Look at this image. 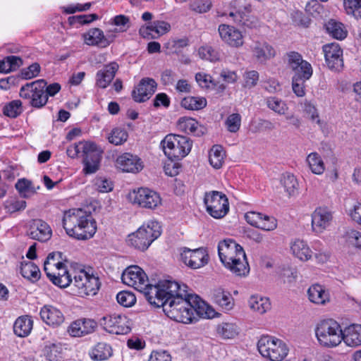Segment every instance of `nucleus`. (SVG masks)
I'll return each mask as SVG.
<instances>
[{"label":"nucleus","mask_w":361,"mask_h":361,"mask_svg":"<svg viewBox=\"0 0 361 361\" xmlns=\"http://www.w3.org/2000/svg\"><path fill=\"white\" fill-rule=\"evenodd\" d=\"M109 23L116 26L119 32H126L130 27V18L125 15H118L111 18Z\"/></svg>","instance_id":"53"},{"label":"nucleus","mask_w":361,"mask_h":361,"mask_svg":"<svg viewBox=\"0 0 361 361\" xmlns=\"http://www.w3.org/2000/svg\"><path fill=\"white\" fill-rule=\"evenodd\" d=\"M326 32L333 38L343 40L348 35V30L341 22L330 19L324 25Z\"/></svg>","instance_id":"35"},{"label":"nucleus","mask_w":361,"mask_h":361,"mask_svg":"<svg viewBox=\"0 0 361 361\" xmlns=\"http://www.w3.org/2000/svg\"><path fill=\"white\" fill-rule=\"evenodd\" d=\"M342 341L349 347L361 345V324H350L342 329Z\"/></svg>","instance_id":"30"},{"label":"nucleus","mask_w":361,"mask_h":361,"mask_svg":"<svg viewBox=\"0 0 361 361\" xmlns=\"http://www.w3.org/2000/svg\"><path fill=\"white\" fill-rule=\"evenodd\" d=\"M309 78H303L302 75H294L292 81V88L298 97H303L305 94V82Z\"/></svg>","instance_id":"57"},{"label":"nucleus","mask_w":361,"mask_h":361,"mask_svg":"<svg viewBox=\"0 0 361 361\" xmlns=\"http://www.w3.org/2000/svg\"><path fill=\"white\" fill-rule=\"evenodd\" d=\"M281 183L288 197L298 194L299 183L296 177L290 173H286L281 178Z\"/></svg>","instance_id":"41"},{"label":"nucleus","mask_w":361,"mask_h":361,"mask_svg":"<svg viewBox=\"0 0 361 361\" xmlns=\"http://www.w3.org/2000/svg\"><path fill=\"white\" fill-rule=\"evenodd\" d=\"M83 39L86 44L97 46L102 48L108 47V41L104 39V32L99 28H92L86 33H84Z\"/></svg>","instance_id":"32"},{"label":"nucleus","mask_w":361,"mask_h":361,"mask_svg":"<svg viewBox=\"0 0 361 361\" xmlns=\"http://www.w3.org/2000/svg\"><path fill=\"white\" fill-rule=\"evenodd\" d=\"M102 159V151L97 146L83 157V171L85 174H92L97 172L99 168Z\"/></svg>","instance_id":"31"},{"label":"nucleus","mask_w":361,"mask_h":361,"mask_svg":"<svg viewBox=\"0 0 361 361\" xmlns=\"http://www.w3.org/2000/svg\"><path fill=\"white\" fill-rule=\"evenodd\" d=\"M161 233V226L159 222L150 220L135 233L128 235L127 243L135 249L145 251L160 236Z\"/></svg>","instance_id":"4"},{"label":"nucleus","mask_w":361,"mask_h":361,"mask_svg":"<svg viewBox=\"0 0 361 361\" xmlns=\"http://www.w3.org/2000/svg\"><path fill=\"white\" fill-rule=\"evenodd\" d=\"M63 350L61 343H49L43 349V355L48 361H60L63 357Z\"/></svg>","instance_id":"40"},{"label":"nucleus","mask_w":361,"mask_h":361,"mask_svg":"<svg viewBox=\"0 0 361 361\" xmlns=\"http://www.w3.org/2000/svg\"><path fill=\"white\" fill-rule=\"evenodd\" d=\"M188 45V39L186 38L174 39L169 41L166 44V48L169 49L173 53L179 52L181 49Z\"/></svg>","instance_id":"63"},{"label":"nucleus","mask_w":361,"mask_h":361,"mask_svg":"<svg viewBox=\"0 0 361 361\" xmlns=\"http://www.w3.org/2000/svg\"><path fill=\"white\" fill-rule=\"evenodd\" d=\"M47 276L54 285L60 288H66L73 282L66 268H62L58 271L47 272Z\"/></svg>","instance_id":"38"},{"label":"nucleus","mask_w":361,"mask_h":361,"mask_svg":"<svg viewBox=\"0 0 361 361\" xmlns=\"http://www.w3.org/2000/svg\"><path fill=\"white\" fill-rule=\"evenodd\" d=\"M293 255L301 261H308L312 256V251L304 240H295L290 246Z\"/></svg>","instance_id":"36"},{"label":"nucleus","mask_w":361,"mask_h":361,"mask_svg":"<svg viewBox=\"0 0 361 361\" xmlns=\"http://www.w3.org/2000/svg\"><path fill=\"white\" fill-rule=\"evenodd\" d=\"M116 167L123 172L137 173L143 168L141 159L130 153L120 155L116 161Z\"/></svg>","instance_id":"22"},{"label":"nucleus","mask_w":361,"mask_h":361,"mask_svg":"<svg viewBox=\"0 0 361 361\" xmlns=\"http://www.w3.org/2000/svg\"><path fill=\"white\" fill-rule=\"evenodd\" d=\"M161 145L165 155L171 160H179L186 157L192 145L190 138L174 134L167 135Z\"/></svg>","instance_id":"6"},{"label":"nucleus","mask_w":361,"mask_h":361,"mask_svg":"<svg viewBox=\"0 0 361 361\" xmlns=\"http://www.w3.org/2000/svg\"><path fill=\"white\" fill-rule=\"evenodd\" d=\"M218 32L223 42L231 47L239 48L244 44V36L242 32L233 25L220 24L218 27Z\"/></svg>","instance_id":"15"},{"label":"nucleus","mask_w":361,"mask_h":361,"mask_svg":"<svg viewBox=\"0 0 361 361\" xmlns=\"http://www.w3.org/2000/svg\"><path fill=\"white\" fill-rule=\"evenodd\" d=\"M40 317L44 322L53 327L60 326L64 321L61 310L52 305H44L40 310Z\"/></svg>","instance_id":"29"},{"label":"nucleus","mask_w":361,"mask_h":361,"mask_svg":"<svg viewBox=\"0 0 361 361\" xmlns=\"http://www.w3.org/2000/svg\"><path fill=\"white\" fill-rule=\"evenodd\" d=\"M307 295L309 300L317 305H325L330 300L329 293L319 284L311 286L307 290Z\"/></svg>","instance_id":"33"},{"label":"nucleus","mask_w":361,"mask_h":361,"mask_svg":"<svg viewBox=\"0 0 361 361\" xmlns=\"http://www.w3.org/2000/svg\"><path fill=\"white\" fill-rule=\"evenodd\" d=\"M257 348L264 357L271 361H282L289 351L288 346L283 341L269 335L261 336Z\"/></svg>","instance_id":"7"},{"label":"nucleus","mask_w":361,"mask_h":361,"mask_svg":"<svg viewBox=\"0 0 361 361\" xmlns=\"http://www.w3.org/2000/svg\"><path fill=\"white\" fill-rule=\"evenodd\" d=\"M204 202L208 213L215 219L224 217L229 211L228 200L221 192L214 190L207 192Z\"/></svg>","instance_id":"10"},{"label":"nucleus","mask_w":361,"mask_h":361,"mask_svg":"<svg viewBox=\"0 0 361 361\" xmlns=\"http://www.w3.org/2000/svg\"><path fill=\"white\" fill-rule=\"evenodd\" d=\"M181 106L188 110H200L207 105V100L204 97H187L182 99Z\"/></svg>","instance_id":"47"},{"label":"nucleus","mask_w":361,"mask_h":361,"mask_svg":"<svg viewBox=\"0 0 361 361\" xmlns=\"http://www.w3.org/2000/svg\"><path fill=\"white\" fill-rule=\"evenodd\" d=\"M267 107L279 115H286L288 110L286 102L276 97H268L265 99Z\"/></svg>","instance_id":"46"},{"label":"nucleus","mask_w":361,"mask_h":361,"mask_svg":"<svg viewBox=\"0 0 361 361\" xmlns=\"http://www.w3.org/2000/svg\"><path fill=\"white\" fill-rule=\"evenodd\" d=\"M254 58L259 63H264L276 55L274 48L266 41H256L252 47Z\"/></svg>","instance_id":"24"},{"label":"nucleus","mask_w":361,"mask_h":361,"mask_svg":"<svg viewBox=\"0 0 361 361\" xmlns=\"http://www.w3.org/2000/svg\"><path fill=\"white\" fill-rule=\"evenodd\" d=\"M20 274L24 278L32 282L38 281L41 276L39 267L32 262L21 263Z\"/></svg>","instance_id":"43"},{"label":"nucleus","mask_w":361,"mask_h":361,"mask_svg":"<svg viewBox=\"0 0 361 361\" xmlns=\"http://www.w3.org/2000/svg\"><path fill=\"white\" fill-rule=\"evenodd\" d=\"M99 323L110 334L123 335L130 331V321L125 314L106 315L100 319Z\"/></svg>","instance_id":"13"},{"label":"nucleus","mask_w":361,"mask_h":361,"mask_svg":"<svg viewBox=\"0 0 361 361\" xmlns=\"http://www.w3.org/2000/svg\"><path fill=\"white\" fill-rule=\"evenodd\" d=\"M211 7L212 2L209 0H193L190 4L192 11L200 13L207 12Z\"/></svg>","instance_id":"61"},{"label":"nucleus","mask_w":361,"mask_h":361,"mask_svg":"<svg viewBox=\"0 0 361 361\" xmlns=\"http://www.w3.org/2000/svg\"><path fill=\"white\" fill-rule=\"evenodd\" d=\"M306 161L311 171L317 175H322L324 170V163L321 156L317 152H312L307 157Z\"/></svg>","instance_id":"44"},{"label":"nucleus","mask_w":361,"mask_h":361,"mask_svg":"<svg viewBox=\"0 0 361 361\" xmlns=\"http://www.w3.org/2000/svg\"><path fill=\"white\" fill-rule=\"evenodd\" d=\"M204 305L199 296L185 293L180 297H177L176 300H171L170 305H166L164 307V311L173 320L189 324L195 319V312L202 316L207 314V312H204Z\"/></svg>","instance_id":"2"},{"label":"nucleus","mask_w":361,"mask_h":361,"mask_svg":"<svg viewBox=\"0 0 361 361\" xmlns=\"http://www.w3.org/2000/svg\"><path fill=\"white\" fill-rule=\"evenodd\" d=\"M129 199L133 204L144 209L154 210L161 204L160 195L147 188H140L129 194Z\"/></svg>","instance_id":"12"},{"label":"nucleus","mask_w":361,"mask_h":361,"mask_svg":"<svg viewBox=\"0 0 361 361\" xmlns=\"http://www.w3.org/2000/svg\"><path fill=\"white\" fill-rule=\"evenodd\" d=\"M62 223L67 235L77 240L90 239L97 231V223L91 212L82 209L66 211Z\"/></svg>","instance_id":"1"},{"label":"nucleus","mask_w":361,"mask_h":361,"mask_svg":"<svg viewBox=\"0 0 361 361\" xmlns=\"http://www.w3.org/2000/svg\"><path fill=\"white\" fill-rule=\"evenodd\" d=\"M198 54L202 59L209 61H216L219 60V54L210 46H202L198 49Z\"/></svg>","instance_id":"58"},{"label":"nucleus","mask_w":361,"mask_h":361,"mask_svg":"<svg viewBox=\"0 0 361 361\" xmlns=\"http://www.w3.org/2000/svg\"><path fill=\"white\" fill-rule=\"evenodd\" d=\"M224 124L228 131L236 133L241 126V116L238 113L230 114L226 118Z\"/></svg>","instance_id":"54"},{"label":"nucleus","mask_w":361,"mask_h":361,"mask_svg":"<svg viewBox=\"0 0 361 361\" xmlns=\"http://www.w3.org/2000/svg\"><path fill=\"white\" fill-rule=\"evenodd\" d=\"M343 4L348 15L361 19V0H344Z\"/></svg>","instance_id":"51"},{"label":"nucleus","mask_w":361,"mask_h":361,"mask_svg":"<svg viewBox=\"0 0 361 361\" xmlns=\"http://www.w3.org/2000/svg\"><path fill=\"white\" fill-rule=\"evenodd\" d=\"M181 259L185 265L191 269H199L207 264L209 255L206 249L200 247L195 250L184 248L180 255Z\"/></svg>","instance_id":"18"},{"label":"nucleus","mask_w":361,"mask_h":361,"mask_svg":"<svg viewBox=\"0 0 361 361\" xmlns=\"http://www.w3.org/2000/svg\"><path fill=\"white\" fill-rule=\"evenodd\" d=\"M347 242L353 246L361 250V233L355 231L350 230L346 232L345 234Z\"/></svg>","instance_id":"64"},{"label":"nucleus","mask_w":361,"mask_h":361,"mask_svg":"<svg viewBox=\"0 0 361 361\" xmlns=\"http://www.w3.org/2000/svg\"><path fill=\"white\" fill-rule=\"evenodd\" d=\"M178 128L185 133H190L200 136L204 133L203 127L191 117H180L177 122Z\"/></svg>","instance_id":"34"},{"label":"nucleus","mask_w":361,"mask_h":361,"mask_svg":"<svg viewBox=\"0 0 361 361\" xmlns=\"http://www.w3.org/2000/svg\"><path fill=\"white\" fill-rule=\"evenodd\" d=\"M264 216L262 213L250 211L245 214V219L250 225L259 228Z\"/></svg>","instance_id":"62"},{"label":"nucleus","mask_w":361,"mask_h":361,"mask_svg":"<svg viewBox=\"0 0 361 361\" xmlns=\"http://www.w3.org/2000/svg\"><path fill=\"white\" fill-rule=\"evenodd\" d=\"M97 326V322L93 319L82 318L73 322L68 332L73 337H82L93 333Z\"/></svg>","instance_id":"21"},{"label":"nucleus","mask_w":361,"mask_h":361,"mask_svg":"<svg viewBox=\"0 0 361 361\" xmlns=\"http://www.w3.org/2000/svg\"><path fill=\"white\" fill-rule=\"evenodd\" d=\"M332 219L333 214L328 208H317L312 214V229L317 233H322L330 226Z\"/></svg>","instance_id":"20"},{"label":"nucleus","mask_w":361,"mask_h":361,"mask_svg":"<svg viewBox=\"0 0 361 361\" xmlns=\"http://www.w3.org/2000/svg\"><path fill=\"white\" fill-rule=\"evenodd\" d=\"M315 334L319 343L326 348H334L342 342V329L338 322L332 319L320 321Z\"/></svg>","instance_id":"5"},{"label":"nucleus","mask_w":361,"mask_h":361,"mask_svg":"<svg viewBox=\"0 0 361 361\" xmlns=\"http://www.w3.org/2000/svg\"><path fill=\"white\" fill-rule=\"evenodd\" d=\"M325 61L328 68L340 71L343 67V50L338 43H330L323 46Z\"/></svg>","instance_id":"17"},{"label":"nucleus","mask_w":361,"mask_h":361,"mask_svg":"<svg viewBox=\"0 0 361 361\" xmlns=\"http://www.w3.org/2000/svg\"><path fill=\"white\" fill-rule=\"evenodd\" d=\"M15 187L20 195L23 198L30 197L36 192L32 182L26 178L18 180Z\"/></svg>","instance_id":"48"},{"label":"nucleus","mask_w":361,"mask_h":361,"mask_svg":"<svg viewBox=\"0 0 361 361\" xmlns=\"http://www.w3.org/2000/svg\"><path fill=\"white\" fill-rule=\"evenodd\" d=\"M245 253L243 247L233 239H224L218 244V254L223 264Z\"/></svg>","instance_id":"16"},{"label":"nucleus","mask_w":361,"mask_h":361,"mask_svg":"<svg viewBox=\"0 0 361 361\" xmlns=\"http://www.w3.org/2000/svg\"><path fill=\"white\" fill-rule=\"evenodd\" d=\"M225 152L221 145H214L209 151V161L214 169H220L224 161Z\"/></svg>","instance_id":"45"},{"label":"nucleus","mask_w":361,"mask_h":361,"mask_svg":"<svg viewBox=\"0 0 361 361\" xmlns=\"http://www.w3.org/2000/svg\"><path fill=\"white\" fill-rule=\"evenodd\" d=\"M118 302L126 307H132L136 302L135 295L130 291H121L116 295Z\"/></svg>","instance_id":"55"},{"label":"nucleus","mask_w":361,"mask_h":361,"mask_svg":"<svg viewBox=\"0 0 361 361\" xmlns=\"http://www.w3.org/2000/svg\"><path fill=\"white\" fill-rule=\"evenodd\" d=\"M5 207L10 213H14L25 209L26 202L23 200L11 198L6 202Z\"/></svg>","instance_id":"60"},{"label":"nucleus","mask_w":361,"mask_h":361,"mask_svg":"<svg viewBox=\"0 0 361 361\" xmlns=\"http://www.w3.org/2000/svg\"><path fill=\"white\" fill-rule=\"evenodd\" d=\"M289 66L295 71V75H302L305 78H310L312 75V68L307 61L302 60L298 52L292 51L288 54Z\"/></svg>","instance_id":"23"},{"label":"nucleus","mask_w":361,"mask_h":361,"mask_svg":"<svg viewBox=\"0 0 361 361\" xmlns=\"http://www.w3.org/2000/svg\"><path fill=\"white\" fill-rule=\"evenodd\" d=\"M248 305L251 310L260 314L271 310L269 299L258 295H252L248 300Z\"/></svg>","instance_id":"39"},{"label":"nucleus","mask_w":361,"mask_h":361,"mask_svg":"<svg viewBox=\"0 0 361 361\" xmlns=\"http://www.w3.org/2000/svg\"><path fill=\"white\" fill-rule=\"evenodd\" d=\"M228 16L232 18L234 23L249 27L255 26V23L257 21V20L255 19V20L250 22V23H248V20L246 18L245 14L241 11H231L229 13Z\"/></svg>","instance_id":"56"},{"label":"nucleus","mask_w":361,"mask_h":361,"mask_svg":"<svg viewBox=\"0 0 361 361\" xmlns=\"http://www.w3.org/2000/svg\"><path fill=\"white\" fill-rule=\"evenodd\" d=\"M33 322L27 315L19 317L14 322L13 331L19 337L28 336L32 329Z\"/></svg>","instance_id":"37"},{"label":"nucleus","mask_w":361,"mask_h":361,"mask_svg":"<svg viewBox=\"0 0 361 361\" xmlns=\"http://www.w3.org/2000/svg\"><path fill=\"white\" fill-rule=\"evenodd\" d=\"M118 69V65L116 62L105 65L97 72L96 85L102 89L107 87L114 78Z\"/></svg>","instance_id":"28"},{"label":"nucleus","mask_w":361,"mask_h":361,"mask_svg":"<svg viewBox=\"0 0 361 361\" xmlns=\"http://www.w3.org/2000/svg\"><path fill=\"white\" fill-rule=\"evenodd\" d=\"M46 85L47 82L43 79L27 82L20 87L19 95L23 99L27 100L31 106L41 109L48 102L44 89Z\"/></svg>","instance_id":"8"},{"label":"nucleus","mask_w":361,"mask_h":361,"mask_svg":"<svg viewBox=\"0 0 361 361\" xmlns=\"http://www.w3.org/2000/svg\"><path fill=\"white\" fill-rule=\"evenodd\" d=\"M211 298L212 302L224 311H230L234 307V299L231 293L221 287L212 291Z\"/></svg>","instance_id":"25"},{"label":"nucleus","mask_w":361,"mask_h":361,"mask_svg":"<svg viewBox=\"0 0 361 361\" xmlns=\"http://www.w3.org/2000/svg\"><path fill=\"white\" fill-rule=\"evenodd\" d=\"M184 293L185 291L182 290L178 282L165 280L151 286L149 290L147 291V300L151 305L164 309L171 300H176L177 297Z\"/></svg>","instance_id":"3"},{"label":"nucleus","mask_w":361,"mask_h":361,"mask_svg":"<svg viewBox=\"0 0 361 361\" xmlns=\"http://www.w3.org/2000/svg\"><path fill=\"white\" fill-rule=\"evenodd\" d=\"M171 29V25L165 21H154L147 27H142L140 29V34L144 38L157 39L160 36L168 32Z\"/></svg>","instance_id":"26"},{"label":"nucleus","mask_w":361,"mask_h":361,"mask_svg":"<svg viewBox=\"0 0 361 361\" xmlns=\"http://www.w3.org/2000/svg\"><path fill=\"white\" fill-rule=\"evenodd\" d=\"M3 114L7 117L15 118L23 112L22 102L19 99L6 103L2 109Z\"/></svg>","instance_id":"49"},{"label":"nucleus","mask_w":361,"mask_h":361,"mask_svg":"<svg viewBox=\"0 0 361 361\" xmlns=\"http://www.w3.org/2000/svg\"><path fill=\"white\" fill-rule=\"evenodd\" d=\"M127 131L121 128H114L108 135V140L114 145H123L128 140Z\"/></svg>","instance_id":"50"},{"label":"nucleus","mask_w":361,"mask_h":361,"mask_svg":"<svg viewBox=\"0 0 361 361\" xmlns=\"http://www.w3.org/2000/svg\"><path fill=\"white\" fill-rule=\"evenodd\" d=\"M121 279L125 284L143 293L146 297L147 291L149 290L152 286L149 283V279L145 272L136 265L126 269L122 274Z\"/></svg>","instance_id":"11"},{"label":"nucleus","mask_w":361,"mask_h":361,"mask_svg":"<svg viewBox=\"0 0 361 361\" xmlns=\"http://www.w3.org/2000/svg\"><path fill=\"white\" fill-rule=\"evenodd\" d=\"M26 235L30 239L45 243L51 239L52 230L50 226L43 220L32 219L27 226Z\"/></svg>","instance_id":"14"},{"label":"nucleus","mask_w":361,"mask_h":361,"mask_svg":"<svg viewBox=\"0 0 361 361\" xmlns=\"http://www.w3.org/2000/svg\"><path fill=\"white\" fill-rule=\"evenodd\" d=\"M41 67L38 63H33L20 71L21 78L24 80H30L37 77L40 73Z\"/></svg>","instance_id":"59"},{"label":"nucleus","mask_w":361,"mask_h":361,"mask_svg":"<svg viewBox=\"0 0 361 361\" xmlns=\"http://www.w3.org/2000/svg\"><path fill=\"white\" fill-rule=\"evenodd\" d=\"M111 355L112 348L106 343H98L90 352V356L94 360H105Z\"/></svg>","instance_id":"42"},{"label":"nucleus","mask_w":361,"mask_h":361,"mask_svg":"<svg viewBox=\"0 0 361 361\" xmlns=\"http://www.w3.org/2000/svg\"><path fill=\"white\" fill-rule=\"evenodd\" d=\"M157 84L150 78H142L132 92L133 99L137 102L148 100L154 93Z\"/></svg>","instance_id":"19"},{"label":"nucleus","mask_w":361,"mask_h":361,"mask_svg":"<svg viewBox=\"0 0 361 361\" xmlns=\"http://www.w3.org/2000/svg\"><path fill=\"white\" fill-rule=\"evenodd\" d=\"M223 265L235 276L245 277L248 275L250 270L245 253Z\"/></svg>","instance_id":"27"},{"label":"nucleus","mask_w":361,"mask_h":361,"mask_svg":"<svg viewBox=\"0 0 361 361\" xmlns=\"http://www.w3.org/2000/svg\"><path fill=\"white\" fill-rule=\"evenodd\" d=\"M72 283L80 297L95 295L100 288L99 277L85 269L75 271Z\"/></svg>","instance_id":"9"},{"label":"nucleus","mask_w":361,"mask_h":361,"mask_svg":"<svg viewBox=\"0 0 361 361\" xmlns=\"http://www.w3.org/2000/svg\"><path fill=\"white\" fill-rule=\"evenodd\" d=\"M217 332L224 338H233L238 334L236 325L231 323H223L219 325Z\"/></svg>","instance_id":"52"}]
</instances>
